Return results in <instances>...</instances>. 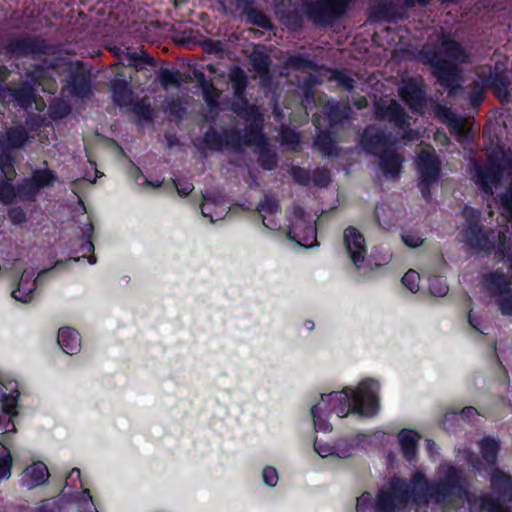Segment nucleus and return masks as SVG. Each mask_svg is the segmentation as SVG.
<instances>
[{
  "label": "nucleus",
  "mask_w": 512,
  "mask_h": 512,
  "mask_svg": "<svg viewBox=\"0 0 512 512\" xmlns=\"http://www.w3.org/2000/svg\"><path fill=\"white\" fill-rule=\"evenodd\" d=\"M251 115V121L245 126L244 133L233 128L218 133L210 129L205 135L206 144L214 150L232 149L239 150L242 146H254L258 154L260 165L271 170L277 165V155L268 148L265 135L262 132L263 117L258 108H247Z\"/></svg>",
  "instance_id": "obj_1"
},
{
  "label": "nucleus",
  "mask_w": 512,
  "mask_h": 512,
  "mask_svg": "<svg viewBox=\"0 0 512 512\" xmlns=\"http://www.w3.org/2000/svg\"><path fill=\"white\" fill-rule=\"evenodd\" d=\"M378 390L379 384L368 379L362 381L356 390L346 388L340 392L322 394L319 404L341 418L352 412L371 417L379 409Z\"/></svg>",
  "instance_id": "obj_2"
},
{
  "label": "nucleus",
  "mask_w": 512,
  "mask_h": 512,
  "mask_svg": "<svg viewBox=\"0 0 512 512\" xmlns=\"http://www.w3.org/2000/svg\"><path fill=\"white\" fill-rule=\"evenodd\" d=\"M426 57L438 82L448 88L451 95L460 86L461 70L458 65L468 63L470 53L449 33L442 32L438 38L437 51Z\"/></svg>",
  "instance_id": "obj_3"
},
{
  "label": "nucleus",
  "mask_w": 512,
  "mask_h": 512,
  "mask_svg": "<svg viewBox=\"0 0 512 512\" xmlns=\"http://www.w3.org/2000/svg\"><path fill=\"white\" fill-rule=\"evenodd\" d=\"M412 484L415 491L422 493V499L419 502L431 501L447 505L454 499H461L466 495L463 471L448 463L439 466L436 482H428L425 475L417 471L413 474Z\"/></svg>",
  "instance_id": "obj_4"
},
{
  "label": "nucleus",
  "mask_w": 512,
  "mask_h": 512,
  "mask_svg": "<svg viewBox=\"0 0 512 512\" xmlns=\"http://www.w3.org/2000/svg\"><path fill=\"white\" fill-rule=\"evenodd\" d=\"M476 183L486 194H493V189L508 184L510 188L500 195L503 215L512 222V159L502 157L490 158L484 165H474Z\"/></svg>",
  "instance_id": "obj_5"
},
{
  "label": "nucleus",
  "mask_w": 512,
  "mask_h": 512,
  "mask_svg": "<svg viewBox=\"0 0 512 512\" xmlns=\"http://www.w3.org/2000/svg\"><path fill=\"white\" fill-rule=\"evenodd\" d=\"M490 482L495 498L483 495L476 499L473 505L485 512H512V476L493 468Z\"/></svg>",
  "instance_id": "obj_6"
},
{
  "label": "nucleus",
  "mask_w": 512,
  "mask_h": 512,
  "mask_svg": "<svg viewBox=\"0 0 512 512\" xmlns=\"http://www.w3.org/2000/svg\"><path fill=\"white\" fill-rule=\"evenodd\" d=\"M410 484L400 478H393L389 484L378 490L373 512H401L410 498Z\"/></svg>",
  "instance_id": "obj_7"
},
{
  "label": "nucleus",
  "mask_w": 512,
  "mask_h": 512,
  "mask_svg": "<svg viewBox=\"0 0 512 512\" xmlns=\"http://www.w3.org/2000/svg\"><path fill=\"white\" fill-rule=\"evenodd\" d=\"M374 114L375 118L380 121H388L394 127L404 130L405 135L403 139L405 141H412L418 137V134L407 128L409 127V116L405 109L394 99H383L380 98L374 102Z\"/></svg>",
  "instance_id": "obj_8"
},
{
  "label": "nucleus",
  "mask_w": 512,
  "mask_h": 512,
  "mask_svg": "<svg viewBox=\"0 0 512 512\" xmlns=\"http://www.w3.org/2000/svg\"><path fill=\"white\" fill-rule=\"evenodd\" d=\"M489 296L496 299V305L505 315L512 314V284L510 278L502 271H494L483 276Z\"/></svg>",
  "instance_id": "obj_9"
},
{
  "label": "nucleus",
  "mask_w": 512,
  "mask_h": 512,
  "mask_svg": "<svg viewBox=\"0 0 512 512\" xmlns=\"http://www.w3.org/2000/svg\"><path fill=\"white\" fill-rule=\"evenodd\" d=\"M288 236L303 247H310L316 241V227L301 207L294 205L289 211Z\"/></svg>",
  "instance_id": "obj_10"
},
{
  "label": "nucleus",
  "mask_w": 512,
  "mask_h": 512,
  "mask_svg": "<svg viewBox=\"0 0 512 512\" xmlns=\"http://www.w3.org/2000/svg\"><path fill=\"white\" fill-rule=\"evenodd\" d=\"M349 0H311L305 4V13L317 25L328 26L342 16Z\"/></svg>",
  "instance_id": "obj_11"
},
{
  "label": "nucleus",
  "mask_w": 512,
  "mask_h": 512,
  "mask_svg": "<svg viewBox=\"0 0 512 512\" xmlns=\"http://www.w3.org/2000/svg\"><path fill=\"white\" fill-rule=\"evenodd\" d=\"M441 162L429 151L421 150L416 159V169L419 174V188L425 199L430 198V186L437 183L440 177Z\"/></svg>",
  "instance_id": "obj_12"
},
{
  "label": "nucleus",
  "mask_w": 512,
  "mask_h": 512,
  "mask_svg": "<svg viewBox=\"0 0 512 512\" xmlns=\"http://www.w3.org/2000/svg\"><path fill=\"white\" fill-rule=\"evenodd\" d=\"M228 77L232 83L234 95L238 100L233 104V110L240 117L245 118L247 122H250L251 115L250 113H248L247 108L256 107L249 105V103L245 99V91L248 84V76L242 68H240L237 65H234L229 69Z\"/></svg>",
  "instance_id": "obj_13"
},
{
  "label": "nucleus",
  "mask_w": 512,
  "mask_h": 512,
  "mask_svg": "<svg viewBox=\"0 0 512 512\" xmlns=\"http://www.w3.org/2000/svg\"><path fill=\"white\" fill-rule=\"evenodd\" d=\"M5 53L13 57L37 56L44 53L46 45L39 37L23 35L7 40L4 45Z\"/></svg>",
  "instance_id": "obj_14"
},
{
  "label": "nucleus",
  "mask_w": 512,
  "mask_h": 512,
  "mask_svg": "<svg viewBox=\"0 0 512 512\" xmlns=\"http://www.w3.org/2000/svg\"><path fill=\"white\" fill-rule=\"evenodd\" d=\"M343 243L351 262L361 268L367 255L364 235L356 227L348 226L343 232Z\"/></svg>",
  "instance_id": "obj_15"
},
{
  "label": "nucleus",
  "mask_w": 512,
  "mask_h": 512,
  "mask_svg": "<svg viewBox=\"0 0 512 512\" xmlns=\"http://www.w3.org/2000/svg\"><path fill=\"white\" fill-rule=\"evenodd\" d=\"M203 203L201 213L204 217L210 218L211 222L222 219L228 209L227 200L216 191H206L202 194Z\"/></svg>",
  "instance_id": "obj_16"
},
{
  "label": "nucleus",
  "mask_w": 512,
  "mask_h": 512,
  "mask_svg": "<svg viewBox=\"0 0 512 512\" xmlns=\"http://www.w3.org/2000/svg\"><path fill=\"white\" fill-rule=\"evenodd\" d=\"M399 95L414 111H420L424 107L425 91L422 88L421 79L404 80L399 88Z\"/></svg>",
  "instance_id": "obj_17"
},
{
  "label": "nucleus",
  "mask_w": 512,
  "mask_h": 512,
  "mask_svg": "<svg viewBox=\"0 0 512 512\" xmlns=\"http://www.w3.org/2000/svg\"><path fill=\"white\" fill-rule=\"evenodd\" d=\"M47 270H41L37 277H35V271L33 269L31 270H24L22 273L20 280L18 282V285L16 289H14L11 293L12 297L16 299L17 301L28 303L33 298V292L35 291L37 287V279L42 276L44 273H46Z\"/></svg>",
  "instance_id": "obj_18"
},
{
  "label": "nucleus",
  "mask_w": 512,
  "mask_h": 512,
  "mask_svg": "<svg viewBox=\"0 0 512 512\" xmlns=\"http://www.w3.org/2000/svg\"><path fill=\"white\" fill-rule=\"evenodd\" d=\"M403 162V156L392 147H388L379 155V167L383 175L392 180L400 176Z\"/></svg>",
  "instance_id": "obj_19"
},
{
  "label": "nucleus",
  "mask_w": 512,
  "mask_h": 512,
  "mask_svg": "<svg viewBox=\"0 0 512 512\" xmlns=\"http://www.w3.org/2000/svg\"><path fill=\"white\" fill-rule=\"evenodd\" d=\"M360 143L363 149L370 154H380L390 147L386 134L375 126H369L365 129Z\"/></svg>",
  "instance_id": "obj_20"
},
{
  "label": "nucleus",
  "mask_w": 512,
  "mask_h": 512,
  "mask_svg": "<svg viewBox=\"0 0 512 512\" xmlns=\"http://www.w3.org/2000/svg\"><path fill=\"white\" fill-rule=\"evenodd\" d=\"M66 82L67 85L63 88V91L67 89L73 97L84 98L91 93L90 75L84 71L71 73Z\"/></svg>",
  "instance_id": "obj_21"
},
{
  "label": "nucleus",
  "mask_w": 512,
  "mask_h": 512,
  "mask_svg": "<svg viewBox=\"0 0 512 512\" xmlns=\"http://www.w3.org/2000/svg\"><path fill=\"white\" fill-rule=\"evenodd\" d=\"M23 486L28 489L44 484L49 477L47 466L43 462H35L28 466L24 472Z\"/></svg>",
  "instance_id": "obj_22"
},
{
  "label": "nucleus",
  "mask_w": 512,
  "mask_h": 512,
  "mask_svg": "<svg viewBox=\"0 0 512 512\" xmlns=\"http://www.w3.org/2000/svg\"><path fill=\"white\" fill-rule=\"evenodd\" d=\"M57 342L64 353L68 355L77 354L81 349V338L79 333L70 327L60 328Z\"/></svg>",
  "instance_id": "obj_23"
},
{
  "label": "nucleus",
  "mask_w": 512,
  "mask_h": 512,
  "mask_svg": "<svg viewBox=\"0 0 512 512\" xmlns=\"http://www.w3.org/2000/svg\"><path fill=\"white\" fill-rule=\"evenodd\" d=\"M398 439L405 459L407 461L414 460L417 453V443L420 439V434L411 429H402L398 434Z\"/></svg>",
  "instance_id": "obj_24"
},
{
  "label": "nucleus",
  "mask_w": 512,
  "mask_h": 512,
  "mask_svg": "<svg viewBox=\"0 0 512 512\" xmlns=\"http://www.w3.org/2000/svg\"><path fill=\"white\" fill-rule=\"evenodd\" d=\"M30 82L33 85L42 86V89L53 92L55 89V80L49 68L38 66L28 72Z\"/></svg>",
  "instance_id": "obj_25"
},
{
  "label": "nucleus",
  "mask_w": 512,
  "mask_h": 512,
  "mask_svg": "<svg viewBox=\"0 0 512 512\" xmlns=\"http://www.w3.org/2000/svg\"><path fill=\"white\" fill-rule=\"evenodd\" d=\"M111 91L113 102L124 107L132 103V91L124 80L115 79L111 82Z\"/></svg>",
  "instance_id": "obj_26"
},
{
  "label": "nucleus",
  "mask_w": 512,
  "mask_h": 512,
  "mask_svg": "<svg viewBox=\"0 0 512 512\" xmlns=\"http://www.w3.org/2000/svg\"><path fill=\"white\" fill-rule=\"evenodd\" d=\"M10 95L21 107L28 108L34 102V85L29 80H26L19 87L12 89Z\"/></svg>",
  "instance_id": "obj_27"
},
{
  "label": "nucleus",
  "mask_w": 512,
  "mask_h": 512,
  "mask_svg": "<svg viewBox=\"0 0 512 512\" xmlns=\"http://www.w3.org/2000/svg\"><path fill=\"white\" fill-rule=\"evenodd\" d=\"M314 146L323 156L335 157L339 154V148L335 141L326 133H320L317 135L314 140Z\"/></svg>",
  "instance_id": "obj_28"
},
{
  "label": "nucleus",
  "mask_w": 512,
  "mask_h": 512,
  "mask_svg": "<svg viewBox=\"0 0 512 512\" xmlns=\"http://www.w3.org/2000/svg\"><path fill=\"white\" fill-rule=\"evenodd\" d=\"M481 456L490 466H494L497 461V455L499 451L498 440L486 437L481 441L480 445Z\"/></svg>",
  "instance_id": "obj_29"
},
{
  "label": "nucleus",
  "mask_w": 512,
  "mask_h": 512,
  "mask_svg": "<svg viewBox=\"0 0 512 512\" xmlns=\"http://www.w3.org/2000/svg\"><path fill=\"white\" fill-rule=\"evenodd\" d=\"M329 411L325 410L322 404H315L311 408V415L313 419L314 429L316 431L321 432H330L332 430V425L327 422L326 417L328 416Z\"/></svg>",
  "instance_id": "obj_30"
},
{
  "label": "nucleus",
  "mask_w": 512,
  "mask_h": 512,
  "mask_svg": "<svg viewBox=\"0 0 512 512\" xmlns=\"http://www.w3.org/2000/svg\"><path fill=\"white\" fill-rule=\"evenodd\" d=\"M352 110L348 104L332 103L327 105V114L331 122L341 123L343 120L349 119Z\"/></svg>",
  "instance_id": "obj_31"
},
{
  "label": "nucleus",
  "mask_w": 512,
  "mask_h": 512,
  "mask_svg": "<svg viewBox=\"0 0 512 512\" xmlns=\"http://www.w3.org/2000/svg\"><path fill=\"white\" fill-rule=\"evenodd\" d=\"M244 15L248 23L256 25L266 30L272 29L273 25L268 16L262 11L255 8H247L244 10Z\"/></svg>",
  "instance_id": "obj_32"
},
{
  "label": "nucleus",
  "mask_w": 512,
  "mask_h": 512,
  "mask_svg": "<svg viewBox=\"0 0 512 512\" xmlns=\"http://www.w3.org/2000/svg\"><path fill=\"white\" fill-rule=\"evenodd\" d=\"M6 140L12 148H22L28 141L27 131L24 127H12L6 133Z\"/></svg>",
  "instance_id": "obj_33"
},
{
  "label": "nucleus",
  "mask_w": 512,
  "mask_h": 512,
  "mask_svg": "<svg viewBox=\"0 0 512 512\" xmlns=\"http://www.w3.org/2000/svg\"><path fill=\"white\" fill-rule=\"evenodd\" d=\"M17 191L19 199L33 200L40 191V188L30 177L17 186Z\"/></svg>",
  "instance_id": "obj_34"
},
{
  "label": "nucleus",
  "mask_w": 512,
  "mask_h": 512,
  "mask_svg": "<svg viewBox=\"0 0 512 512\" xmlns=\"http://www.w3.org/2000/svg\"><path fill=\"white\" fill-rule=\"evenodd\" d=\"M11 181L10 178L0 180V201L4 204H10L18 197L17 187Z\"/></svg>",
  "instance_id": "obj_35"
},
{
  "label": "nucleus",
  "mask_w": 512,
  "mask_h": 512,
  "mask_svg": "<svg viewBox=\"0 0 512 512\" xmlns=\"http://www.w3.org/2000/svg\"><path fill=\"white\" fill-rule=\"evenodd\" d=\"M159 82L164 89H168L170 86L179 87L182 79L179 71L163 69L159 74Z\"/></svg>",
  "instance_id": "obj_36"
},
{
  "label": "nucleus",
  "mask_w": 512,
  "mask_h": 512,
  "mask_svg": "<svg viewBox=\"0 0 512 512\" xmlns=\"http://www.w3.org/2000/svg\"><path fill=\"white\" fill-rule=\"evenodd\" d=\"M257 211L262 215L275 216L281 212V208L276 199L265 196L257 205Z\"/></svg>",
  "instance_id": "obj_37"
},
{
  "label": "nucleus",
  "mask_w": 512,
  "mask_h": 512,
  "mask_svg": "<svg viewBox=\"0 0 512 512\" xmlns=\"http://www.w3.org/2000/svg\"><path fill=\"white\" fill-rule=\"evenodd\" d=\"M31 179L42 189L54 183L55 175L49 169H37L32 173Z\"/></svg>",
  "instance_id": "obj_38"
},
{
  "label": "nucleus",
  "mask_w": 512,
  "mask_h": 512,
  "mask_svg": "<svg viewBox=\"0 0 512 512\" xmlns=\"http://www.w3.org/2000/svg\"><path fill=\"white\" fill-rule=\"evenodd\" d=\"M429 290L432 295L443 297L448 293L449 287L443 278L434 276L429 279Z\"/></svg>",
  "instance_id": "obj_39"
},
{
  "label": "nucleus",
  "mask_w": 512,
  "mask_h": 512,
  "mask_svg": "<svg viewBox=\"0 0 512 512\" xmlns=\"http://www.w3.org/2000/svg\"><path fill=\"white\" fill-rule=\"evenodd\" d=\"M484 98V87L478 82L474 81L470 85L469 101L472 107L476 108L480 105Z\"/></svg>",
  "instance_id": "obj_40"
},
{
  "label": "nucleus",
  "mask_w": 512,
  "mask_h": 512,
  "mask_svg": "<svg viewBox=\"0 0 512 512\" xmlns=\"http://www.w3.org/2000/svg\"><path fill=\"white\" fill-rule=\"evenodd\" d=\"M374 501L372 498V494L370 492H363L357 499H356V512H370L373 510Z\"/></svg>",
  "instance_id": "obj_41"
},
{
  "label": "nucleus",
  "mask_w": 512,
  "mask_h": 512,
  "mask_svg": "<svg viewBox=\"0 0 512 512\" xmlns=\"http://www.w3.org/2000/svg\"><path fill=\"white\" fill-rule=\"evenodd\" d=\"M420 275L415 270L407 271L402 277L403 285L412 293L419 290Z\"/></svg>",
  "instance_id": "obj_42"
},
{
  "label": "nucleus",
  "mask_w": 512,
  "mask_h": 512,
  "mask_svg": "<svg viewBox=\"0 0 512 512\" xmlns=\"http://www.w3.org/2000/svg\"><path fill=\"white\" fill-rule=\"evenodd\" d=\"M287 65L291 68L298 69V70L313 67L312 61L309 60L303 54H295V55L288 57Z\"/></svg>",
  "instance_id": "obj_43"
},
{
  "label": "nucleus",
  "mask_w": 512,
  "mask_h": 512,
  "mask_svg": "<svg viewBox=\"0 0 512 512\" xmlns=\"http://www.w3.org/2000/svg\"><path fill=\"white\" fill-rule=\"evenodd\" d=\"M0 171L5 175V178L13 179L16 175L14 169V159L8 154H0Z\"/></svg>",
  "instance_id": "obj_44"
},
{
  "label": "nucleus",
  "mask_w": 512,
  "mask_h": 512,
  "mask_svg": "<svg viewBox=\"0 0 512 512\" xmlns=\"http://www.w3.org/2000/svg\"><path fill=\"white\" fill-rule=\"evenodd\" d=\"M12 465L13 459L10 452L0 456V481L7 480L11 477Z\"/></svg>",
  "instance_id": "obj_45"
},
{
  "label": "nucleus",
  "mask_w": 512,
  "mask_h": 512,
  "mask_svg": "<svg viewBox=\"0 0 512 512\" xmlns=\"http://www.w3.org/2000/svg\"><path fill=\"white\" fill-rule=\"evenodd\" d=\"M282 142L292 149H296V147L300 144V135L289 128H283L281 131Z\"/></svg>",
  "instance_id": "obj_46"
},
{
  "label": "nucleus",
  "mask_w": 512,
  "mask_h": 512,
  "mask_svg": "<svg viewBox=\"0 0 512 512\" xmlns=\"http://www.w3.org/2000/svg\"><path fill=\"white\" fill-rule=\"evenodd\" d=\"M205 102L208 104V106L213 109L218 107L219 104V97L220 93L214 86V84L211 86V90L207 89L202 92Z\"/></svg>",
  "instance_id": "obj_47"
},
{
  "label": "nucleus",
  "mask_w": 512,
  "mask_h": 512,
  "mask_svg": "<svg viewBox=\"0 0 512 512\" xmlns=\"http://www.w3.org/2000/svg\"><path fill=\"white\" fill-rule=\"evenodd\" d=\"M167 112L176 118H182V116L186 112V109H185L182 101L179 98H176V99H172L168 103Z\"/></svg>",
  "instance_id": "obj_48"
},
{
  "label": "nucleus",
  "mask_w": 512,
  "mask_h": 512,
  "mask_svg": "<svg viewBox=\"0 0 512 512\" xmlns=\"http://www.w3.org/2000/svg\"><path fill=\"white\" fill-rule=\"evenodd\" d=\"M133 112L144 120L150 119L152 114L150 104L146 103L145 100L137 101L134 103Z\"/></svg>",
  "instance_id": "obj_49"
},
{
  "label": "nucleus",
  "mask_w": 512,
  "mask_h": 512,
  "mask_svg": "<svg viewBox=\"0 0 512 512\" xmlns=\"http://www.w3.org/2000/svg\"><path fill=\"white\" fill-rule=\"evenodd\" d=\"M313 181L318 186H327L330 182V171L326 168H317L313 173Z\"/></svg>",
  "instance_id": "obj_50"
},
{
  "label": "nucleus",
  "mask_w": 512,
  "mask_h": 512,
  "mask_svg": "<svg viewBox=\"0 0 512 512\" xmlns=\"http://www.w3.org/2000/svg\"><path fill=\"white\" fill-rule=\"evenodd\" d=\"M2 409L7 415H14L17 406V396L12 394L5 395L2 399Z\"/></svg>",
  "instance_id": "obj_51"
},
{
  "label": "nucleus",
  "mask_w": 512,
  "mask_h": 512,
  "mask_svg": "<svg viewBox=\"0 0 512 512\" xmlns=\"http://www.w3.org/2000/svg\"><path fill=\"white\" fill-rule=\"evenodd\" d=\"M262 478L266 485L270 487L276 486L278 482L277 470L272 466H267L262 471Z\"/></svg>",
  "instance_id": "obj_52"
},
{
  "label": "nucleus",
  "mask_w": 512,
  "mask_h": 512,
  "mask_svg": "<svg viewBox=\"0 0 512 512\" xmlns=\"http://www.w3.org/2000/svg\"><path fill=\"white\" fill-rule=\"evenodd\" d=\"M387 210H390V209L385 207L384 205H376L375 210H374V214H375V217H376L379 225L384 227L385 229H388L391 226H393L392 220H387L384 218V215L386 214Z\"/></svg>",
  "instance_id": "obj_53"
},
{
  "label": "nucleus",
  "mask_w": 512,
  "mask_h": 512,
  "mask_svg": "<svg viewBox=\"0 0 512 512\" xmlns=\"http://www.w3.org/2000/svg\"><path fill=\"white\" fill-rule=\"evenodd\" d=\"M8 219L14 225L26 222V214L20 207H13L8 211Z\"/></svg>",
  "instance_id": "obj_54"
},
{
  "label": "nucleus",
  "mask_w": 512,
  "mask_h": 512,
  "mask_svg": "<svg viewBox=\"0 0 512 512\" xmlns=\"http://www.w3.org/2000/svg\"><path fill=\"white\" fill-rule=\"evenodd\" d=\"M401 239L404 242V244L410 248L420 247L424 242V239L422 237L412 233L402 234Z\"/></svg>",
  "instance_id": "obj_55"
},
{
  "label": "nucleus",
  "mask_w": 512,
  "mask_h": 512,
  "mask_svg": "<svg viewBox=\"0 0 512 512\" xmlns=\"http://www.w3.org/2000/svg\"><path fill=\"white\" fill-rule=\"evenodd\" d=\"M202 47L207 53H222L223 44L220 40L207 39L202 42Z\"/></svg>",
  "instance_id": "obj_56"
},
{
  "label": "nucleus",
  "mask_w": 512,
  "mask_h": 512,
  "mask_svg": "<svg viewBox=\"0 0 512 512\" xmlns=\"http://www.w3.org/2000/svg\"><path fill=\"white\" fill-rule=\"evenodd\" d=\"M38 512H61V507L57 500L47 499L42 501Z\"/></svg>",
  "instance_id": "obj_57"
},
{
  "label": "nucleus",
  "mask_w": 512,
  "mask_h": 512,
  "mask_svg": "<svg viewBox=\"0 0 512 512\" xmlns=\"http://www.w3.org/2000/svg\"><path fill=\"white\" fill-rule=\"evenodd\" d=\"M173 183L175 185V188H176L178 194L181 196H186V195L190 194L194 189V185L190 181L181 182V181L175 179V180H173Z\"/></svg>",
  "instance_id": "obj_58"
},
{
  "label": "nucleus",
  "mask_w": 512,
  "mask_h": 512,
  "mask_svg": "<svg viewBox=\"0 0 512 512\" xmlns=\"http://www.w3.org/2000/svg\"><path fill=\"white\" fill-rule=\"evenodd\" d=\"M128 56L131 60L134 61V64L137 65L138 61H141L145 64H153V58H151L149 55H147L143 50H140L139 52L133 51L128 52Z\"/></svg>",
  "instance_id": "obj_59"
},
{
  "label": "nucleus",
  "mask_w": 512,
  "mask_h": 512,
  "mask_svg": "<svg viewBox=\"0 0 512 512\" xmlns=\"http://www.w3.org/2000/svg\"><path fill=\"white\" fill-rule=\"evenodd\" d=\"M314 449L321 457H327L330 455H334L335 447H332L328 444H321L317 440L314 442Z\"/></svg>",
  "instance_id": "obj_60"
},
{
  "label": "nucleus",
  "mask_w": 512,
  "mask_h": 512,
  "mask_svg": "<svg viewBox=\"0 0 512 512\" xmlns=\"http://www.w3.org/2000/svg\"><path fill=\"white\" fill-rule=\"evenodd\" d=\"M194 76L197 81V87L201 89L202 92L207 89L211 90L213 83L206 79V76L203 72L196 70L194 71Z\"/></svg>",
  "instance_id": "obj_61"
},
{
  "label": "nucleus",
  "mask_w": 512,
  "mask_h": 512,
  "mask_svg": "<svg viewBox=\"0 0 512 512\" xmlns=\"http://www.w3.org/2000/svg\"><path fill=\"white\" fill-rule=\"evenodd\" d=\"M463 215L466 218L468 225L470 224H478L480 220V212L471 207H465L463 210Z\"/></svg>",
  "instance_id": "obj_62"
},
{
  "label": "nucleus",
  "mask_w": 512,
  "mask_h": 512,
  "mask_svg": "<svg viewBox=\"0 0 512 512\" xmlns=\"http://www.w3.org/2000/svg\"><path fill=\"white\" fill-rule=\"evenodd\" d=\"M336 79L346 90L351 91L354 88V80L349 75L341 72L338 73Z\"/></svg>",
  "instance_id": "obj_63"
},
{
  "label": "nucleus",
  "mask_w": 512,
  "mask_h": 512,
  "mask_svg": "<svg viewBox=\"0 0 512 512\" xmlns=\"http://www.w3.org/2000/svg\"><path fill=\"white\" fill-rule=\"evenodd\" d=\"M263 217V225L271 230H277V229H280L281 225L279 223V221H276L274 219V216H269V215H262Z\"/></svg>",
  "instance_id": "obj_64"
}]
</instances>
